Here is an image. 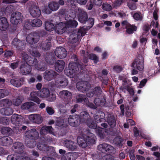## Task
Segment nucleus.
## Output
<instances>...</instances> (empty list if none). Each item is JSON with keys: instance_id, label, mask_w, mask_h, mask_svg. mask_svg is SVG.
Wrapping results in <instances>:
<instances>
[{"instance_id": "aec40b11", "label": "nucleus", "mask_w": 160, "mask_h": 160, "mask_svg": "<svg viewBox=\"0 0 160 160\" xmlns=\"http://www.w3.org/2000/svg\"><path fill=\"white\" fill-rule=\"evenodd\" d=\"M22 120V117L21 116L18 114H14L11 117V121L12 123L15 124L16 127H15L16 129H18V126L21 125V121Z\"/></svg>"}, {"instance_id": "e433bc0d", "label": "nucleus", "mask_w": 160, "mask_h": 160, "mask_svg": "<svg viewBox=\"0 0 160 160\" xmlns=\"http://www.w3.org/2000/svg\"><path fill=\"white\" fill-rule=\"evenodd\" d=\"M94 102L95 105H94L92 103V104L95 106L96 108H92L96 109L98 106H104L105 104V100L103 98L101 99L100 98H96L94 100Z\"/></svg>"}, {"instance_id": "7c9ffc66", "label": "nucleus", "mask_w": 160, "mask_h": 160, "mask_svg": "<svg viewBox=\"0 0 160 160\" xmlns=\"http://www.w3.org/2000/svg\"><path fill=\"white\" fill-rule=\"evenodd\" d=\"M79 68L80 70H83L84 69L83 66L80 64L78 65L75 62H70L68 65L69 70H77V68L79 70Z\"/></svg>"}, {"instance_id": "5fc2aeb1", "label": "nucleus", "mask_w": 160, "mask_h": 160, "mask_svg": "<svg viewBox=\"0 0 160 160\" xmlns=\"http://www.w3.org/2000/svg\"><path fill=\"white\" fill-rule=\"evenodd\" d=\"M1 105H2L4 106H8L12 105V102L8 99H3L0 102Z\"/></svg>"}, {"instance_id": "b1692460", "label": "nucleus", "mask_w": 160, "mask_h": 160, "mask_svg": "<svg viewBox=\"0 0 160 160\" xmlns=\"http://www.w3.org/2000/svg\"><path fill=\"white\" fill-rule=\"evenodd\" d=\"M28 118L30 120L36 123L39 124L42 122V117L39 114H32L29 116Z\"/></svg>"}, {"instance_id": "9d476101", "label": "nucleus", "mask_w": 160, "mask_h": 160, "mask_svg": "<svg viewBox=\"0 0 160 160\" xmlns=\"http://www.w3.org/2000/svg\"><path fill=\"white\" fill-rule=\"evenodd\" d=\"M72 94L68 91L63 90L59 93V96L63 99L66 103H68L72 98Z\"/></svg>"}, {"instance_id": "39448f33", "label": "nucleus", "mask_w": 160, "mask_h": 160, "mask_svg": "<svg viewBox=\"0 0 160 160\" xmlns=\"http://www.w3.org/2000/svg\"><path fill=\"white\" fill-rule=\"evenodd\" d=\"M132 70H143L144 68V58L139 55L136 58L132 63Z\"/></svg>"}, {"instance_id": "052dcab7", "label": "nucleus", "mask_w": 160, "mask_h": 160, "mask_svg": "<svg viewBox=\"0 0 160 160\" xmlns=\"http://www.w3.org/2000/svg\"><path fill=\"white\" fill-rule=\"evenodd\" d=\"M9 94L8 91L4 89H0V98L8 95Z\"/></svg>"}, {"instance_id": "c756f323", "label": "nucleus", "mask_w": 160, "mask_h": 160, "mask_svg": "<svg viewBox=\"0 0 160 160\" xmlns=\"http://www.w3.org/2000/svg\"><path fill=\"white\" fill-rule=\"evenodd\" d=\"M65 62L62 60H58L54 63L55 70H63L65 66Z\"/></svg>"}, {"instance_id": "2f4dec72", "label": "nucleus", "mask_w": 160, "mask_h": 160, "mask_svg": "<svg viewBox=\"0 0 160 160\" xmlns=\"http://www.w3.org/2000/svg\"><path fill=\"white\" fill-rule=\"evenodd\" d=\"M38 92V97L42 98H46L50 94L49 90L46 88H42Z\"/></svg>"}, {"instance_id": "e2e57ef3", "label": "nucleus", "mask_w": 160, "mask_h": 160, "mask_svg": "<svg viewBox=\"0 0 160 160\" xmlns=\"http://www.w3.org/2000/svg\"><path fill=\"white\" fill-rule=\"evenodd\" d=\"M128 5L129 8L132 10H136L137 8L136 4L134 3L130 2L128 3Z\"/></svg>"}, {"instance_id": "72a5a7b5", "label": "nucleus", "mask_w": 160, "mask_h": 160, "mask_svg": "<svg viewBox=\"0 0 160 160\" xmlns=\"http://www.w3.org/2000/svg\"><path fill=\"white\" fill-rule=\"evenodd\" d=\"M53 131V129L51 126H44L40 130V133L42 135L45 134L48 132L52 134Z\"/></svg>"}, {"instance_id": "58836bf2", "label": "nucleus", "mask_w": 160, "mask_h": 160, "mask_svg": "<svg viewBox=\"0 0 160 160\" xmlns=\"http://www.w3.org/2000/svg\"><path fill=\"white\" fill-rule=\"evenodd\" d=\"M49 9L52 11H55L58 9L59 7L58 3L56 2H51L48 4Z\"/></svg>"}, {"instance_id": "6e6d98bb", "label": "nucleus", "mask_w": 160, "mask_h": 160, "mask_svg": "<svg viewBox=\"0 0 160 160\" xmlns=\"http://www.w3.org/2000/svg\"><path fill=\"white\" fill-rule=\"evenodd\" d=\"M12 130L11 128L8 127H4L2 129V133L3 134H10Z\"/></svg>"}, {"instance_id": "4d7b16f0", "label": "nucleus", "mask_w": 160, "mask_h": 160, "mask_svg": "<svg viewBox=\"0 0 160 160\" xmlns=\"http://www.w3.org/2000/svg\"><path fill=\"white\" fill-rule=\"evenodd\" d=\"M87 21L89 23V26L88 27H87V28L85 26H84L82 27L85 28L86 29V31L88 29L92 27L94 24V19L93 18H89L88 20H87Z\"/></svg>"}, {"instance_id": "c03bdc74", "label": "nucleus", "mask_w": 160, "mask_h": 160, "mask_svg": "<svg viewBox=\"0 0 160 160\" xmlns=\"http://www.w3.org/2000/svg\"><path fill=\"white\" fill-rule=\"evenodd\" d=\"M34 105V103L32 102H27L23 104L21 106V108L22 109H28Z\"/></svg>"}, {"instance_id": "a18cd8bd", "label": "nucleus", "mask_w": 160, "mask_h": 160, "mask_svg": "<svg viewBox=\"0 0 160 160\" xmlns=\"http://www.w3.org/2000/svg\"><path fill=\"white\" fill-rule=\"evenodd\" d=\"M45 29L48 31H51L55 29V26L52 23L49 22H47L45 23Z\"/></svg>"}, {"instance_id": "79ce46f5", "label": "nucleus", "mask_w": 160, "mask_h": 160, "mask_svg": "<svg viewBox=\"0 0 160 160\" xmlns=\"http://www.w3.org/2000/svg\"><path fill=\"white\" fill-rule=\"evenodd\" d=\"M31 20L32 27H39L42 25V22L39 19H34Z\"/></svg>"}, {"instance_id": "6e6552de", "label": "nucleus", "mask_w": 160, "mask_h": 160, "mask_svg": "<svg viewBox=\"0 0 160 160\" xmlns=\"http://www.w3.org/2000/svg\"><path fill=\"white\" fill-rule=\"evenodd\" d=\"M22 14L19 12H16L11 14V22L13 24L17 25L22 22Z\"/></svg>"}, {"instance_id": "393cba45", "label": "nucleus", "mask_w": 160, "mask_h": 160, "mask_svg": "<svg viewBox=\"0 0 160 160\" xmlns=\"http://www.w3.org/2000/svg\"><path fill=\"white\" fill-rule=\"evenodd\" d=\"M86 140V137L84 134H82L78 137L77 142L79 146L84 148L86 147L88 144Z\"/></svg>"}, {"instance_id": "f3484780", "label": "nucleus", "mask_w": 160, "mask_h": 160, "mask_svg": "<svg viewBox=\"0 0 160 160\" xmlns=\"http://www.w3.org/2000/svg\"><path fill=\"white\" fill-rule=\"evenodd\" d=\"M56 56L60 59H63L66 57L67 52L66 49L62 47L57 48L54 52Z\"/></svg>"}, {"instance_id": "f257e3e1", "label": "nucleus", "mask_w": 160, "mask_h": 160, "mask_svg": "<svg viewBox=\"0 0 160 160\" xmlns=\"http://www.w3.org/2000/svg\"><path fill=\"white\" fill-rule=\"evenodd\" d=\"M68 5L72 8V10L74 11L70 13L69 16L72 18H74L76 15L78 16V21L81 23H84L87 22L88 19L87 14L84 10L77 6V4L75 0H68Z\"/></svg>"}, {"instance_id": "cd10ccee", "label": "nucleus", "mask_w": 160, "mask_h": 160, "mask_svg": "<svg viewBox=\"0 0 160 160\" xmlns=\"http://www.w3.org/2000/svg\"><path fill=\"white\" fill-rule=\"evenodd\" d=\"M12 141L8 137H4L0 138V144L3 146H7L12 144Z\"/></svg>"}, {"instance_id": "69168bd1", "label": "nucleus", "mask_w": 160, "mask_h": 160, "mask_svg": "<svg viewBox=\"0 0 160 160\" xmlns=\"http://www.w3.org/2000/svg\"><path fill=\"white\" fill-rule=\"evenodd\" d=\"M47 100L50 102H52L56 99V95L55 94H49L46 98Z\"/></svg>"}, {"instance_id": "3c124183", "label": "nucleus", "mask_w": 160, "mask_h": 160, "mask_svg": "<svg viewBox=\"0 0 160 160\" xmlns=\"http://www.w3.org/2000/svg\"><path fill=\"white\" fill-rule=\"evenodd\" d=\"M23 100L22 97H18L13 100V103L14 105L18 106L21 103Z\"/></svg>"}, {"instance_id": "bf43d9fd", "label": "nucleus", "mask_w": 160, "mask_h": 160, "mask_svg": "<svg viewBox=\"0 0 160 160\" xmlns=\"http://www.w3.org/2000/svg\"><path fill=\"white\" fill-rule=\"evenodd\" d=\"M31 20H28L25 22L24 27V28L27 29H29L31 28L32 27Z\"/></svg>"}, {"instance_id": "c85d7f7f", "label": "nucleus", "mask_w": 160, "mask_h": 160, "mask_svg": "<svg viewBox=\"0 0 160 160\" xmlns=\"http://www.w3.org/2000/svg\"><path fill=\"white\" fill-rule=\"evenodd\" d=\"M25 135L28 138H30L32 137V138L35 139L38 137V133L36 129L33 128L26 132L25 133Z\"/></svg>"}, {"instance_id": "13d9d810", "label": "nucleus", "mask_w": 160, "mask_h": 160, "mask_svg": "<svg viewBox=\"0 0 160 160\" xmlns=\"http://www.w3.org/2000/svg\"><path fill=\"white\" fill-rule=\"evenodd\" d=\"M102 9L106 11H109L112 9V7L108 3H103L102 4Z\"/></svg>"}, {"instance_id": "bb28decb", "label": "nucleus", "mask_w": 160, "mask_h": 160, "mask_svg": "<svg viewBox=\"0 0 160 160\" xmlns=\"http://www.w3.org/2000/svg\"><path fill=\"white\" fill-rule=\"evenodd\" d=\"M17 155H8L7 158V160H31L30 158L28 157L23 158L22 156Z\"/></svg>"}, {"instance_id": "4468645a", "label": "nucleus", "mask_w": 160, "mask_h": 160, "mask_svg": "<svg viewBox=\"0 0 160 160\" xmlns=\"http://www.w3.org/2000/svg\"><path fill=\"white\" fill-rule=\"evenodd\" d=\"M76 99L77 102H84L87 106L91 108H95L96 107L92 103H90L87 100L85 96L83 95L78 94L76 96Z\"/></svg>"}, {"instance_id": "412c9836", "label": "nucleus", "mask_w": 160, "mask_h": 160, "mask_svg": "<svg viewBox=\"0 0 160 160\" xmlns=\"http://www.w3.org/2000/svg\"><path fill=\"white\" fill-rule=\"evenodd\" d=\"M78 157L77 154L75 152L67 153L61 158L62 160H75Z\"/></svg>"}, {"instance_id": "603ef678", "label": "nucleus", "mask_w": 160, "mask_h": 160, "mask_svg": "<svg viewBox=\"0 0 160 160\" xmlns=\"http://www.w3.org/2000/svg\"><path fill=\"white\" fill-rule=\"evenodd\" d=\"M107 144L103 143L100 144L98 145V149L100 151H101L102 153H105L106 152V150H105V148L107 147Z\"/></svg>"}, {"instance_id": "ddd939ff", "label": "nucleus", "mask_w": 160, "mask_h": 160, "mask_svg": "<svg viewBox=\"0 0 160 160\" xmlns=\"http://www.w3.org/2000/svg\"><path fill=\"white\" fill-rule=\"evenodd\" d=\"M76 87L79 91L83 92L88 90L90 87V85L87 82L82 81L77 83Z\"/></svg>"}, {"instance_id": "5701e85b", "label": "nucleus", "mask_w": 160, "mask_h": 160, "mask_svg": "<svg viewBox=\"0 0 160 160\" xmlns=\"http://www.w3.org/2000/svg\"><path fill=\"white\" fill-rule=\"evenodd\" d=\"M9 27V24L6 18L2 17L0 18V30L6 31Z\"/></svg>"}, {"instance_id": "c9c22d12", "label": "nucleus", "mask_w": 160, "mask_h": 160, "mask_svg": "<svg viewBox=\"0 0 160 160\" xmlns=\"http://www.w3.org/2000/svg\"><path fill=\"white\" fill-rule=\"evenodd\" d=\"M39 92L36 91H34L32 92L30 95V99L32 101H34L38 103L39 104L40 102V100L37 97L38 96Z\"/></svg>"}, {"instance_id": "a19ab883", "label": "nucleus", "mask_w": 160, "mask_h": 160, "mask_svg": "<svg viewBox=\"0 0 160 160\" xmlns=\"http://www.w3.org/2000/svg\"><path fill=\"white\" fill-rule=\"evenodd\" d=\"M13 147L15 149H18L17 151L18 152H22L23 146L22 143L19 142H15L14 144Z\"/></svg>"}, {"instance_id": "9b49d317", "label": "nucleus", "mask_w": 160, "mask_h": 160, "mask_svg": "<svg viewBox=\"0 0 160 160\" xmlns=\"http://www.w3.org/2000/svg\"><path fill=\"white\" fill-rule=\"evenodd\" d=\"M22 59L29 66H34L37 63L38 61L37 59L29 57L28 54L25 52L22 53Z\"/></svg>"}, {"instance_id": "0e129e2a", "label": "nucleus", "mask_w": 160, "mask_h": 160, "mask_svg": "<svg viewBox=\"0 0 160 160\" xmlns=\"http://www.w3.org/2000/svg\"><path fill=\"white\" fill-rule=\"evenodd\" d=\"M55 58L54 57L49 58V59H46V61L49 65H52L55 62Z\"/></svg>"}, {"instance_id": "0eeeda50", "label": "nucleus", "mask_w": 160, "mask_h": 160, "mask_svg": "<svg viewBox=\"0 0 160 160\" xmlns=\"http://www.w3.org/2000/svg\"><path fill=\"white\" fill-rule=\"evenodd\" d=\"M40 36L36 33L32 32L27 36L26 40L27 42L30 44L33 45L37 43L39 39Z\"/></svg>"}, {"instance_id": "37998d69", "label": "nucleus", "mask_w": 160, "mask_h": 160, "mask_svg": "<svg viewBox=\"0 0 160 160\" xmlns=\"http://www.w3.org/2000/svg\"><path fill=\"white\" fill-rule=\"evenodd\" d=\"M11 83L16 87H19L23 84V80L12 79L10 81Z\"/></svg>"}, {"instance_id": "7ed1b4c3", "label": "nucleus", "mask_w": 160, "mask_h": 160, "mask_svg": "<svg viewBox=\"0 0 160 160\" xmlns=\"http://www.w3.org/2000/svg\"><path fill=\"white\" fill-rule=\"evenodd\" d=\"M86 33L85 28H80L78 32L70 35L68 39V42L71 43H75L73 47H75L78 44V41L79 39L84 36Z\"/></svg>"}, {"instance_id": "f704fd0d", "label": "nucleus", "mask_w": 160, "mask_h": 160, "mask_svg": "<svg viewBox=\"0 0 160 160\" xmlns=\"http://www.w3.org/2000/svg\"><path fill=\"white\" fill-rule=\"evenodd\" d=\"M101 92L102 91L101 88L100 87H97L93 90H91L90 92H88L87 94V97H92L94 94L98 95L101 93Z\"/></svg>"}, {"instance_id": "de8ad7c7", "label": "nucleus", "mask_w": 160, "mask_h": 160, "mask_svg": "<svg viewBox=\"0 0 160 160\" xmlns=\"http://www.w3.org/2000/svg\"><path fill=\"white\" fill-rule=\"evenodd\" d=\"M88 58L93 61L95 63H97L99 62V57L95 54L91 53L89 54Z\"/></svg>"}, {"instance_id": "423d86ee", "label": "nucleus", "mask_w": 160, "mask_h": 160, "mask_svg": "<svg viewBox=\"0 0 160 160\" xmlns=\"http://www.w3.org/2000/svg\"><path fill=\"white\" fill-rule=\"evenodd\" d=\"M70 13H72L71 11L70 12V13H69V15H71ZM74 18H72L69 16V17H68V16L66 17L65 20L66 21L65 22V23L67 31H69L71 28H75L77 26L78 24V22L76 20L72 19V18L74 19Z\"/></svg>"}, {"instance_id": "4c0bfd02", "label": "nucleus", "mask_w": 160, "mask_h": 160, "mask_svg": "<svg viewBox=\"0 0 160 160\" xmlns=\"http://www.w3.org/2000/svg\"><path fill=\"white\" fill-rule=\"evenodd\" d=\"M107 122L109 125L112 128L114 127L115 125V118L113 115L108 114L107 118Z\"/></svg>"}, {"instance_id": "680f3d73", "label": "nucleus", "mask_w": 160, "mask_h": 160, "mask_svg": "<svg viewBox=\"0 0 160 160\" xmlns=\"http://www.w3.org/2000/svg\"><path fill=\"white\" fill-rule=\"evenodd\" d=\"M66 75L70 78H72L75 76L76 74L75 71H65Z\"/></svg>"}, {"instance_id": "f8f14e48", "label": "nucleus", "mask_w": 160, "mask_h": 160, "mask_svg": "<svg viewBox=\"0 0 160 160\" xmlns=\"http://www.w3.org/2000/svg\"><path fill=\"white\" fill-rule=\"evenodd\" d=\"M68 83V80L64 77H62L56 79L54 85L58 88H63L67 86Z\"/></svg>"}, {"instance_id": "774afa93", "label": "nucleus", "mask_w": 160, "mask_h": 160, "mask_svg": "<svg viewBox=\"0 0 160 160\" xmlns=\"http://www.w3.org/2000/svg\"><path fill=\"white\" fill-rule=\"evenodd\" d=\"M65 124V122L64 121L63 119H60L57 120V121L56 122V124L57 126L59 127L62 126L63 125V127H64Z\"/></svg>"}, {"instance_id": "dca6fc26", "label": "nucleus", "mask_w": 160, "mask_h": 160, "mask_svg": "<svg viewBox=\"0 0 160 160\" xmlns=\"http://www.w3.org/2000/svg\"><path fill=\"white\" fill-rule=\"evenodd\" d=\"M122 25L125 27L126 29L127 32L129 34H131L137 30V27L134 25H131L127 21L122 22Z\"/></svg>"}, {"instance_id": "8fccbe9b", "label": "nucleus", "mask_w": 160, "mask_h": 160, "mask_svg": "<svg viewBox=\"0 0 160 160\" xmlns=\"http://www.w3.org/2000/svg\"><path fill=\"white\" fill-rule=\"evenodd\" d=\"M80 53L81 55L83 57V61L85 63H86L88 62V57L89 55V54L88 52H87L86 54L85 53V52L84 50H82L80 52Z\"/></svg>"}, {"instance_id": "6ab92c4d", "label": "nucleus", "mask_w": 160, "mask_h": 160, "mask_svg": "<svg viewBox=\"0 0 160 160\" xmlns=\"http://www.w3.org/2000/svg\"><path fill=\"white\" fill-rule=\"evenodd\" d=\"M53 37V35H50L48 37L49 40L46 39L41 42L39 46L42 50H46L50 49L51 46L50 41Z\"/></svg>"}, {"instance_id": "2eb2a0df", "label": "nucleus", "mask_w": 160, "mask_h": 160, "mask_svg": "<svg viewBox=\"0 0 160 160\" xmlns=\"http://www.w3.org/2000/svg\"><path fill=\"white\" fill-rule=\"evenodd\" d=\"M55 30L56 32L59 34H61L66 31L67 32V29L65 22L57 23L55 26Z\"/></svg>"}, {"instance_id": "f03ea898", "label": "nucleus", "mask_w": 160, "mask_h": 160, "mask_svg": "<svg viewBox=\"0 0 160 160\" xmlns=\"http://www.w3.org/2000/svg\"><path fill=\"white\" fill-rule=\"evenodd\" d=\"M89 118L90 116L88 112L83 111L80 113L79 119L81 122H83V120L85 121L87 120L86 123L87 125L90 128L96 129V132L97 135L101 138H104L105 137L104 132H105V130L99 127L97 128L96 123L90 119Z\"/></svg>"}, {"instance_id": "20e7f679", "label": "nucleus", "mask_w": 160, "mask_h": 160, "mask_svg": "<svg viewBox=\"0 0 160 160\" xmlns=\"http://www.w3.org/2000/svg\"><path fill=\"white\" fill-rule=\"evenodd\" d=\"M27 8L32 16L38 17L41 14V11L37 2L33 1L30 2L28 4Z\"/></svg>"}, {"instance_id": "a211bd4d", "label": "nucleus", "mask_w": 160, "mask_h": 160, "mask_svg": "<svg viewBox=\"0 0 160 160\" xmlns=\"http://www.w3.org/2000/svg\"><path fill=\"white\" fill-rule=\"evenodd\" d=\"M68 121L70 125L73 127H76L81 122L79 117L77 115H71L68 118Z\"/></svg>"}, {"instance_id": "ea45409f", "label": "nucleus", "mask_w": 160, "mask_h": 160, "mask_svg": "<svg viewBox=\"0 0 160 160\" xmlns=\"http://www.w3.org/2000/svg\"><path fill=\"white\" fill-rule=\"evenodd\" d=\"M0 112L3 115H10L12 114L13 111L11 108H6L1 109L0 110Z\"/></svg>"}, {"instance_id": "a878e982", "label": "nucleus", "mask_w": 160, "mask_h": 160, "mask_svg": "<svg viewBox=\"0 0 160 160\" xmlns=\"http://www.w3.org/2000/svg\"><path fill=\"white\" fill-rule=\"evenodd\" d=\"M86 138L87 144L90 145L95 143L96 137L93 133L88 132L86 136Z\"/></svg>"}, {"instance_id": "4be33fe9", "label": "nucleus", "mask_w": 160, "mask_h": 160, "mask_svg": "<svg viewBox=\"0 0 160 160\" xmlns=\"http://www.w3.org/2000/svg\"><path fill=\"white\" fill-rule=\"evenodd\" d=\"M64 145L70 150H74L77 147V144L76 142L68 140H66L64 142Z\"/></svg>"}, {"instance_id": "09e8293b", "label": "nucleus", "mask_w": 160, "mask_h": 160, "mask_svg": "<svg viewBox=\"0 0 160 160\" xmlns=\"http://www.w3.org/2000/svg\"><path fill=\"white\" fill-rule=\"evenodd\" d=\"M38 148L40 150L47 151L48 150L49 148L47 145L42 143H39L37 145Z\"/></svg>"}, {"instance_id": "1a4fd4ad", "label": "nucleus", "mask_w": 160, "mask_h": 160, "mask_svg": "<svg viewBox=\"0 0 160 160\" xmlns=\"http://www.w3.org/2000/svg\"><path fill=\"white\" fill-rule=\"evenodd\" d=\"M12 45L16 48L18 50L21 51L25 48V41H21L17 38H15L13 39Z\"/></svg>"}, {"instance_id": "473e14b6", "label": "nucleus", "mask_w": 160, "mask_h": 160, "mask_svg": "<svg viewBox=\"0 0 160 160\" xmlns=\"http://www.w3.org/2000/svg\"><path fill=\"white\" fill-rule=\"evenodd\" d=\"M56 75L54 71H46L44 76V78L48 81H50Z\"/></svg>"}, {"instance_id": "338daca9", "label": "nucleus", "mask_w": 160, "mask_h": 160, "mask_svg": "<svg viewBox=\"0 0 160 160\" xmlns=\"http://www.w3.org/2000/svg\"><path fill=\"white\" fill-rule=\"evenodd\" d=\"M1 123L3 124L7 125L9 124V119L6 117L2 118L0 119Z\"/></svg>"}, {"instance_id": "49530a36", "label": "nucleus", "mask_w": 160, "mask_h": 160, "mask_svg": "<svg viewBox=\"0 0 160 160\" xmlns=\"http://www.w3.org/2000/svg\"><path fill=\"white\" fill-rule=\"evenodd\" d=\"M143 14L139 12L135 13L133 15V18L136 20H141L143 18Z\"/></svg>"}, {"instance_id": "864d4df0", "label": "nucleus", "mask_w": 160, "mask_h": 160, "mask_svg": "<svg viewBox=\"0 0 160 160\" xmlns=\"http://www.w3.org/2000/svg\"><path fill=\"white\" fill-rule=\"evenodd\" d=\"M67 2H68V1H67ZM68 7H69L70 8H71L70 11L69 12L68 14V13L67 12H66V10L64 9H60L59 11V13L61 15L65 14V17L66 16L67 17V16H68V17H69V13H70V12H71H71H74V11H72V8L68 6Z\"/></svg>"}]
</instances>
